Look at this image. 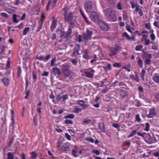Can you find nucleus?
<instances>
[{
	"label": "nucleus",
	"mask_w": 159,
	"mask_h": 159,
	"mask_svg": "<svg viewBox=\"0 0 159 159\" xmlns=\"http://www.w3.org/2000/svg\"><path fill=\"white\" fill-rule=\"evenodd\" d=\"M103 12L105 16L110 21L115 22L117 20L115 12L111 8H107L104 10Z\"/></svg>",
	"instance_id": "1"
},
{
	"label": "nucleus",
	"mask_w": 159,
	"mask_h": 159,
	"mask_svg": "<svg viewBox=\"0 0 159 159\" xmlns=\"http://www.w3.org/2000/svg\"><path fill=\"white\" fill-rule=\"evenodd\" d=\"M62 71L64 75L66 77H69V80H66L65 81L67 82H69L72 80V77L70 76L71 72L69 70L68 67L65 64L63 65Z\"/></svg>",
	"instance_id": "2"
},
{
	"label": "nucleus",
	"mask_w": 159,
	"mask_h": 159,
	"mask_svg": "<svg viewBox=\"0 0 159 159\" xmlns=\"http://www.w3.org/2000/svg\"><path fill=\"white\" fill-rule=\"evenodd\" d=\"M120 46L116 45L114 47H111L109 48L110 52L109 55L110 56H112L116 55L117 53V52L120 51Z\"/></svg>",
	"instance_id": "3"
},
{
	"label": "nucleus",
	"mask_w": 159,
	"mask_h": 159,
	"mask_svg": "<svg viewBox=\"0 0 159 159\" xmlns=\"http://www.w3.org/2000/svg\"><path fill=\"white\" fill-rule=\"evenodd\" d=\"M95 7V4L91 2L88 1L86 2L84 4L85 10L87 12H90Z\"/></svg>",
	"instance_id": "4"
},
{
	"label": "nucleus",
	"mask_w": 159,
	"mask_h": 159,
	"mask_svg": "<svg viewBox=\"0 0 159 159\" xmlns=\"http://www.w3.org/2000/svg\"><path fill=\"white\" fill-rule=\"evenodd\" d=\"M99 25L102 30L107 31L109 30L108 25L105 21H100L99 23Z\"/></svg>",
	"instance_id": "5"
},
{
	"label": "nucleus",
	"mask_w": 159,
	"mask_h": 159,
	"mask_svg": "<svg viewBox=\"0 0 159 159\" xmlns=\"http://www.w3.org/2000/svg\"><path fill=\"white\" fill-rule=\"evenodd\" d=\"M91 20L94 22H96L98 20V14L95 12H92L90 16Z\"/></svg>",
	"instance_id": "6"
},
{
	"label": "nucleus",
	"mask_w": 159,
	"mask_h": 159,
	"mask_svg": "<svg viewBox=\"0 0 159 159\" xmlns=\"http://www.w3.org/2000/svg\"><path fill=\"white\" fill-rule=\"evenodd\" d=\"M80 47L79 45H77L74 48V50L71 55L72 56H75L81 54L80 53L79 51L80 50Z\"/></svg>",
	"instance_id": "7"
},
{
	"label": "nucleus",
	"mask_w": 159,
	"mask_h": 159,
	"mask_svg": "<svg viewBox=\"0 0 159 159\" xmlns=\"http://www.w3.org/2000/svg\"><path fill=\"white\" fill-rule=\"evenodd\" d=\"M64 18L66 21L69 23L70 25L72 20L73 18V16L72 13L71 12L68 15L64 17Z\"/></svg>",
	"instance_id": "8"
},
{
	"label": "nucleus",
	"mask_w": 159,
	"mask_h": 159,
	"mask_svg": "<svg viewBox=\"0 0 159 159\" xmlns=\"http://www.w3.org/2000/svg\"><path fill=\"white\" fill-rule=\"evenodd\" d=\"M78 103L82 106L83 109H85L89 106V105L85 103V102L83 100H79L77 101Z\"/></svg>",
	"instance_id": "9"
},
{
	"label": "nucleus",
	"mask_w": 159,
	"mask_h": 159,
	"mask_svg": "<svg viewBox=\"0 0 159 159\" xmlns=\"http://www.w3.org/2000/svg\"><path fill=\"white\" fill-rule=\"evenodd\" d=\"M156 114L155 111V109L153 107H152L150 109L149 111V114L147 116V117L148 118H151L153 117Z\"/></svg>",
	"instance_id": "10"
},
{
	"label": "nucleus",
	"mask_w": 159,
	"mask_h": 159,
	"mask_svg": "<svg viewBox=\"0 0 159 159\" xmlns=\"http://www.w3.org/2000/svg\"><path fill=\"white\" fill-rule=\"evenodd\" d=\"M122 36L123 38H125L129 41H134L135 40L134 37H130L126 32H125L122 34Z\"/></svg>",
	"instance_id": "11"
},
{
	"label": "nucleus",
	"mask_w": 159,
	"mask_h": 159,
	"mask_svg": "<svg viewBox=\"0 0 159 159\" xmlns=\"http://www.w3.org/2000/svg\"><path fill=\"white\" fill-rule=\"evenodd\" d=\"M82 55L83 57L85 59H89L91 58L89 54V51L87 49H85L82 52Z\"/></svg>",
	"instance_id": "12"
},
{
	"label": "nucleus",
	"mask_w": 159,
	"mask_h": 159,
	"mask_svg": "<svg viewBox=\"0 0 159 159\" xmlns=\"http://www.w3.org/2000/svg\"><path fill=\"white\" fill-rule=\"evenodd\" d=\"M52 72L55 75H60L61 74L60 69L57 67H53L52 69Z\"/></svg>",
	"instance_id": "13"
},
{
	"label": "nucleus",
	"mask_w": 159,
	"mask_h": 159,
	"mask_svg": "<svg viewBox=\"0 0 159 159\" xmlns=\"http://www.w3.org/2000/svg\"><path fill=\"white\" fill-rule=\"evenodd\" d=\"M74 27V23L71 22L70 25L69 26L68 30L67 31L66 35L65 36L66 38H67L70 35L71 33L72 29Z\"/></svg>",
	"instance_id": "14"
},
{
	"label": "nucleus",
	"mask_w": 159,
	"mask_h": 159,
	"mask_svg": "<svg viewBox=\"0 0 159 159\" xmlns=\"http://www.w3.org/2000/svg\"><path fill=\"white\" fill-rule=\"evenodd\" d=\"M57 20L55 19H53L50 27L51 30L52 31H53L56 28L57 25Z\"/></svg>",
	"instance_id": "15"
},
{
	"label": "nucleus",
	"mask_w": 159,
	"mask_h": 159,
	"mask_svg": "<svg viewBox=\"0 0 159 159\" xmlns=\"http://www.w3.org/2000/svg\"><path fill=\"white\" fill-rule=\"evenodd\" d=\"M81 152L80 151H78L77 149L76 148L75 149L73 150L72 151V153L73 155L75 157H77L78 156Z\"/></svg>",
	"instance_id": "16"
},
{
	"label": "nucleus",
	"mask_w": 159,
	"mask_h": 159,
	"mask_svg": "<svg viewBox=\"0 0 159 159\" xmlns=\"http://www.w3.org/2000/svg\"><path fill=\"white\" fill-rule=\"evenodd\" d=\"M138 60V65L139 67L142 68L143 67V61L139 57L137 58Z\"/></svg>",
	"instance_id": "17"
},
{
	"label": "nucleus",
	"mask_w": 159,
	"mask_h": 159,
	"mask_svg": "<svg viewBox=\"0 0 159 159\" xmlns=\"http://www.w3.org/2000/svg\"><path fill=\"white\" fill-rule=\"evenodd\" d=\"M148 31L146 30H144L142 31V34H143V38L142 39V41H143V39H147L148 38Z\"/></svg>",
	"instance_id": "18"
},
{
	"label": "nucleus",
	"mask_w": 159,
	"mask_h": 159,
	"mask_svg": "<svg viewBox=\"0 0 159 159\" xmlns=\"http://www.w3.org/2000/svg\"><path fill=\"white\" fill-rule=\"evenodd\" d=\"M130 78L133 80H134L135 81L137 82H139V77L138 75H136L135 77L133 75H130Z\"/></svg>",
	"instance_id": "19"
},
{
	"label": "nucleus",
	"mask_w": 159,
	"mask_h": 159,
	"mask_svg": "<svg viewBox=\"0 0 159 159\" xmlns=\"http://www.w3.org/2000/svg\"><path fill=\"white\" fill-rule=\"evenodd\" d=\"M153 80L156 83L159 84V75L157 74H155L153 77Z\"/></svg>",
	"instance_id": "20"
},
{
	"label": "nucleus",
	"mask_w": 159,
	"mask_h": 159,
	"mask_svg": "<svg viewBox=\"0 0 159 159\" xmlns=\"http://www.w3.org/2000/svg\"><path fill=\"white\" fill-rule=\"evenodd\" d=\"M80 11L81 12V13L82 15V16L83 17L85 21L86 22V23L89 25L90 24L91 22L88 20L87 18L85 16L83 12L80 9Z\"/></svg>",
	"instance_id": "21"
},
{
	"label": "nucleus",
	"mask_w": 159,
	"mask_h": 159,
	"mask_svg": "<svg viewBox=\"0 0 159 159\" xmlns=\"http://www.w3.org/2000/svg\"><path fill=\"white\" fill-rule=\"evenodd\" d=\"M84 73L86 75V76L89 78H92L94 75L93 73H91L89 71H85Z\"/></svg>",
	"instance_id": "22"
},
{
	"label": "nucleus",
	"mask_w": 159,
	"mask_h": 159,
	"mask_svg": "<svg viewBox=\"0 0 159 159\" xmlns=\"http://www.w3.org/2000/svg\"><path fill=\"white\" fill-rule=\"evenodd\" d=\"M69 8L68 7H65L62 10L63 15L64 17L67 16L68 11Z\"/></svg>",
	"instance_id": "23"
},
{
	"label": "nucleus",
	"mask_w": 159,
	"mask_h": 159,
	"mask_svg": "<svg viewBox=\"0 0 159 159\" xmlns=\"http://www.w3.org/2000/svg\"><path fill=\"white\" fill-rule=\"evenodd\" d=\"M31 157L29 159H36L37 158V154L34 152H33L30 153Z\"/></svg>",
	"instance_id": "24"
},
{
	"label": "nucleus",
	"mask_w": 159,
	"mask_h": 159,
	"mask_svg": "<svg viewBox=\"0 0 159 159\" xmlns=\"http://www.w3.org/2000/svg\"><path fill=\"white\" fill-rule=\"evenodd\" d=\"M19 17V16H17L16 14H13V22L15 23L18 22V18Z\"/></svg>",
	"instance_id": "25"
},
{
	"label": "nucleus",
	"mask_w": 159,
	"mask_h": 159,
	"mask_svg": "<svg viewBox=\"0 0 159 159\" xmlns=\"http://www.w3.org/2000/svg\"><path fill=\"white\" fill-rule=\"evenodd\" d=\"M2 81L5 86H7L9 84V80L7 79L4 78L2 79Z\"/></svg>",
	"instance_id": "26"
},
{
	"label": "nucleus",
	"mask_w": 159,
	"mask_h": 159,
	"mask_svg": "<svg viewBox=\"0 0 159 159\" xmlns=\"http://www.w3.org/2000/svg\"><path fill=\"white\" fill-rule=\"evenodd\" d=\"M91 36L89 35L86 33H84V39L85 41H87L89 39H90L91 38Z\"/></svg>",
	"instance_id": "27"
},
{
	"label": "nucleus",
	"mask_w": 159,
	"mask_h": 159,
	"mask_svg": "<svg viewBox=\"0 0 159 159\" xmlns=\"http://www.w3.org/2000/svg\"><path fill=\"white\" fill-rule=\"evenodd\" d=\"M99 129L102 132H105V128L103 123H100L99 125Z\"/></svg>",
	"instance_id": "28"
},
{
	"label": "nucleus",
	"mask_w": 159,
	"mask_h": 159,
	"mask_svg": "<svg viewBox=\"0 0 159 159\" xmlns=\"http://www.w3.org/2000/svg\"><path fill=\"white\" fill-rule=\"evenodd\" d=\"M30 30V27H28L24 28L23 31V34L24 35H25L27 34L28 32Z\"/></svg>",
	"instance_id": "29"
},
{
	"label": "nucleus",
	"mask_w": 159,
	"mask_h": 159,
	"mask_svg": "<svg viewBox=\"0 0 159 159\" xmlns=\"http://www.w3.org/2000/svg\"><path fill=\"white\" fill-rule=\"evenodd\" d=\"M126 29L129 32L131 33H133V32L132 31V30H134V28L131 27L129 25H127L126 26Z\"/></svg>",
	"instance_id": "30"
},
{
	"label": "nucleus",
	"mask_w": 159,
	"mask_h": 159,
	"mask_svg": "<svg viewBox=\"0 0 159 159\" xmlns=\"http://www.w3.org/2000/svg\"><path fill=\"white\" fill-rule=\"evenodd\" d=\"M145 73V71L143 69L141 71L140 74L141 77L142 79L144 81L145 80L144 76Z\"/></svg>",
	"instance_id": "31"
},
{
	"label": "nucleus",
	"mask_w": 159,
	"mask_h": 159,
	"mask_svg": "<svg viewBox=\"0 0 159 159\" xmlns=\"http://www.w3.org/2000/svg\"><path fill=\"white\" fill-rule=\"evenodd\" d=\"M143 46L142 45H139L136 46L135 48V49L137 51H140L142 50Z\"/></svg>",
	"instance_id": "32"
},
{
	"label": "nucleus",
	"mask_w": 159,
	"mask_h": 159,
	"mask_svg": "<svg viewBox=\"0 0 159 159\" xmlns=\"http://www.w3.org/2000/svg\"><path fill=\"white\" fill-rule=\"evenodd\" d=\"M56 61V59L55 57L53 58L52 59V60L51 61V66H57V65L55 64V63Z\"/></svg>",
	"instance_id": "33"
},
{
	"label": "nucleus",
	"mask_w": 159,
	"mask_h": 159,
	"mask_svg": "<svg viewBox=\"0 0 159 159\" xmlns=\"http://www.w3.org/2000/svg\"><path fill=\"white\" fill-rule=\"evenodd\" d=\"M14 158L13 155L11 152H8L7 154V159H14Z\"/></svg>",
	"instance_id": "34"
},
{
	"label": "nucleus",
	"mask_w": 159,
	"mask_h": 159,
	"mask_svg": "<svg viewBox=\"0 0 159 159\" xmlns=\"http://www.w3.org/2000/svg\"><path fill=\"white\" fill-rule=\"evenodd\" d=\"M74 118V115L73 114H70L66 116H65V119L70 118L73 119Z\"/></svg>",
	"instance_id": "35"
},
{
	"label": "nucleus",
	"mask_w": 159,
	"mask_h": 159,
	"mask_svg": "<svg viewBox=\"0 0 159 159\" xmlns=\"http://www.w3.org/2000/svg\"><path fill=\"white\" fill-rule=\"evenodd\" d=\"M121 64L120 62H116L113 64V66L115 67H121Z\"/></svg>",
	"instance_id": "36"
},
{
	"label": "nucleus",
	"mask_w": 159,
	"mask_h": 159,
	"mask_svg": "<svg viewBox=\"0 0 159 159\" xmlns=\"http://www.w3.org/2000/svg\"><path fill=\"white\" fill-rule=\"evenodd\" d=\"M85 140L92 143H93L94 142V140L91 137L86 138L85 139Z\"/></svg>",
	"instance_id": "37"
},
{
	"label": "nucleus",
	"mask_w": 159,
	"mask_h": 159,
	"mask_svg": "<svg viewBox=\"0 0 159 159\" xmlns=\"http://www.w3.org/2000/svg\"><path fill=\"white\" fill-rule=\"evenodd\" d=\"M117 8L120 10H121L122 9V5L120 3V2H118L116 6Z\"/></svg>",
	"instance_id": "38"
},
{
	"label": "nucleus",
	"mask_w": 159,
	"mask_h": 159,
	"mask_svg": "<svg viewBox=\"0 0 159 159\" xmlns=\"http://www.w3.org/2000/svg\"><path fill=\"white\" fill-rule=\"evenodd\" d=\"M92 152L95 154L97 155H99L100 154V152L98 150L94 149L92 151Z\"/></svg>",
	"instance_id": "39"
},
{
	"label": "nucleus",
	"mask_w": 159,
	"mask_h": 159,
	"mask_svg": "<svg viewBox=\"0 0 159 159\" xmlns=\"http://www.w3.org/2000/svg\"><path fill=\"white\" fill-rule=\"evenodd\" d=\"M45 18V17L44 16V14L43 13L41 14V20L39 21V23H41L42 21H43V20Z\"/></svg>",
	"instance_id": "40"
},
{
	"label": "nucleus",
	"mask_w": 159,
	"mask_h": 159,
	"mask_svg": "<svg viewBox=\"0 0 159 159\" xmlns=\"http://www.w3.org/2000/svg\"><path fill=\"white\" fill-rule=\"evenodd\" d=\"M123 20H124L125 21H128V18L127 16V14L125 13H124L123 15Z\"/></svg>",
	"instance_id": "41"
},
{
	"label": "nucleus",
	"mask_w": 159,
	"mask_h": 159,
	"mask_svg": "<svg viewBox=\"0 0 159 159\" xmlns=\"http://www.w3.org/2000/svg\"><path fill=\"white\" fill-rule=\"evenodd\" d=\"M34 124L35 126L38 125V118L37 116H35L34 118Z\"/></svg>",
	"instance_id": "42"
},
{
	"label": "nucleus",
	"mask_w": 159,
	"mask_h": 159,
	"mask_svg": "<svg viewBox=\"0 0 159 159\" xmlns=\"http://www.w3.org/2000/svg\"><path fill=\"white\" fill-rule=\"evenodd\" d=\"M130 3L131 4V7L132 9L136 7V3H134L133 1H131L130 2Z\"/></svg>",
	"instance_id": "43"
},
{
	"label": "nucleus",
	"mask_w": 159,
	"mask_h": 159,
	"mask_svg": "<svg viewBox=\"0 0 159 159\" xmlns=\"http://www.w3.org/2000/svg\"><path fill=\"white\" fill-rule=\"evenodd\" d=\"M150 128L149 124L148 123H147L146 124V126L144 130L146 131H148L149 130Z\"/></svg>",
	"instance_id": "44"
},
{
	"label": "nucleus",
	"mask_w": 159,
	"mask_h": 159,
	"mask_svg": "<svg viewBox=\"0 0 159 159\" xmlns=\"http://www.w3.org/2000/svg\"><path fill=\"white\" fill-rule=\"evenodd\" d=\"M81 111L82 109L79 108H76L74 109V112L76 113H78Z\"/></svg>",
	"instance_id": "45"
},
{
	"label": "nucleus",
	"mask_w": 159,
	"mask_h": 159,
	"mask_svg": "<svg viewBox=\"0 0 159 159\" xmlns=\"http://www.w3.org/2000/svg\"><path fill=\"white\" fill-rule=\"evenodd\" d=\"M137 133V131L136 130H134L133 131L131 132L130 134L129 135V138H130V137H133L134 135Z\"/></svg>",
	"instance_id": "46"
},
{
	"label": "nucleus",
	"mask_w": 159,
	"mask_h": 159,
	"mask_svg": "<svg viewBox=\"0 0 159 159\" xmlns=\"http://www.w3.org/2000/svg\"><path fill=\"white\" fill-rule=\"evenodd\" d=\"M145 28L148 30H150L151 29V26L149 23H147L145 25Z\"/></svg>",
	"instance_id": "47"
},
{
	"label": "nucleus",
	"mask_w": 159,
	"mask_h": 159,
	"mask_svg": "<svg viewBox=\"0 0 159 159\" xmlns=\"http://www.w3.org/2000/svg\"><path fill=\"white\" fill-rule=\"evenodd\" d=\"M151 60L149 59H146L145 61L144 62L145 65H148L150 63Z\"/></svg>",
	"instance_id": "48"
},
{
	"label": "nucleus",
	"mask_w": 159,
	"mask_h": 159,
	"mask_svg": "<svg viewBox=\"0 0 159 159\" xmlns=\"http://www.w3.org/2000/svg\"><path fill=\"white\" fill-rule=\"evenodd\" d=\"M150 37L151 40L152 41H154L156 39L155 35L153 33L151 34H150Z\"/></svg>",
	"instance_id": "49"
},
{
	"label": "nucleus",
	"mask_w": 159,
	"mask_h": 159,
	"mask_svg": "<svg viewBox=\"0 0 159 159\" xmlns=\"http://www.w3.org/2000/svg\"><path fill=\"white\" fill-rule=\"evenodd\" d=\"M158 48V46L157 44L153 43L152 46V49L154 50H157Z\"/></svg>",
	"instance_id": "50"
},
{
	"label": "nucleus",
	"mask_w": 159,
	"mask_h": 159,
	"mask_svg": "<svg viewBox=\"0 0 159 159\" xmlns=\"http://www.w3.org/2000/svg\"><path fill=\"white\" fill-rule=\"evenodd\" d=\"M144 40L145 41V44L146 45H148L150 44V41L149 39H145Z\"/></svg>",
	"instance_id": "51"
},
{
	"label": "nucleus",
	"mask_w": 159,
	"mask_h": 159,
	"mask_svg": "<svg viewBox=\"0 0 159 159\" xmlns=\"http://www.w3.org/2000/svg\"><path fill=\"white\" fill-rule=\"evenodd\" d=\"M136 120L138 122H140L141 120L140 116L139 114H137L136 116Z\"/></svg>",
	"instance_id": "52"
},
{
	"label": "nucleus",
	"mask_w": 159,
	"mask_h": 159,
	"mask_svg": "<svg viewBox=\"0 0 159 159\" xmlns=\"http://www.w3.org/2000/svg\"><path fill=\"white\" fill-rule=\"evenodd\" d=\"M112 125L115 128L117 129L118 130H119V129H120V126L118 124H114Z\"/></svg>",
	"instance_id": "53"
},
{
	"label": "nucleus",
	"mask_w": 159,
	"mask_h": 159,
	"mask_svg": "<svg viewBox=\"0 0 159 159\" xmlns=\"http://www.w3.org/2000/svg\"><path fill=\"white\" fill-rule=\"evenodd\" d=\"M136 7L135 10L136 11H139L141 9L140 8V6L137 3H136Z\"/></svg>",
	"instance_id": "54"
},
{
	"label": "nucleus",
	"mask_w": 159,
	"mask_h": 159,
	"mask_svg": "<svg viewBox=\"0 0 159 159\" xmlns=\"http://www.w3.org/2000/svg\"><path fill=\"white\" fill-rule=\"evenodd\" d=\"M40 25L38 27V29L37 30V31H39L40 29H41L42 28V26L43 25V21H42L41 23H39Z\"/></svg>",
	"instance_id": "55"
},
{
	"label": "nucleus",
	"mask_w": 159,
	"mask_h": 159,
	"mask_svg": "<svg viewBox=\"0 0 159 159\" xmlns=\"http://www.w3.org/2000/svg\"><path fill=\"white\" fill-rule=\"evenodd\" d=\"M87 34L91 36L92 35L93 32L90 30L87 29L86 31Z\"/></svg>",
	"instance_id": "56"
},
{
	"label": "nucleus",
	"mask_w": 159,
	"mask_h": 159,
	"mask_svg": "<svg viewBox=\"0 0 159 159\" xmlns=\"http://www.w3.org/2000/svg\"><path fill=\"white\" fill-rule=\"evenodd\" d=\"M159 22L158 21H155L153 23V25L157 28H159V24H158Z\"/></svg>",
	"instance_id": "57"
},
{
	"label": "nucleus",
	"mask_w": 159,
	"mask_h": 159,
	"mask_svg": "<svg viewBox=\"0 0 159 159\" xmlns=\"http://www.w3.org/2000/svg\"><path fill=\"white\" fill-rule=\"evenodd\" d=\"M62 98V96L60 94L58 95L57 98V100L59 101Z\"/></svg>",
	"instance_id": "58"
},
{
	"label": "nucleus",
	"mask_w": 159,
	"mask_h": 159,
	"mask_svg": "<svg viewBox=\"0 0 159 159\" xmlns=\"http://www.w3.org/2000/svg\"><path fill=\"white\" fill-rule=\"evenodd\" d=\"M51 56L50 55H48L46 58L44 60V62H46L50 58Z\"/></svg>",
	"instance_id": "59"
},
{
	"label": "nucleus",
	"mask_w": 159,
	"mask_h": 159,
	"mask_svg": "<svg viewBox=\"0 0 159 159\" xmlns=\"http://www.w3.org/2000/svg\"><path fill=\"white\" fill-rule=\"evenodd\" d=\"M65 123L66 124H72L73 121L69 120H66L65 121Z\"/></svg>",
	"instance_id": "60"
},
{
	"label": "nucleus",
	"mask_w": 159,
	"mask_h": 159,
	"mask_svg": "<svg viewBox=\"0 0 159 159\" xmlns=\"http://www.w3.org/2000/svg\"><path fill=\"white\" fill-rule=\"evenodd\" d=\"M91 121L90 120L87 119L84 120L83 121V123L84 124H88L89 122Z\"/></svg>",
	"instance_id": "61"
},
{
	"label": "nucleus",
	"mask_w": 159,
	"mask_h": 159,
	"mask_svg": "<svg viewBox=\"0 0 159 159\" xmlns=\"http://www.w3.org/2000/svg\"><path fill=\"white\" fill-rule=\"evenodd\" d=\"M65 135L67 139L68 140H70L71 138L70 135L68 133H66Z\"/></svg>",
	"instance_id": "62"
},
{
	"label": "nucleus",
	"mask_w": 159,
	"mask_h": 159,
	"mask_svg": "<svg viewBox=\"0 0 159 159\" xmlns=\"http://www.w3.org/2000/svg\"><path fill=\"white\" fill-rule=\"evenodd\" d=\"M146 59H150L152 57V54L151 53L146 54L145 55Z\"/></svg>",
	"instance_id": "63"
},
{
	"label": "nucleus",
	"mask_w": 159,
	"mask_h": 159,
	"mask_svg": "<svg viewBox=\"0 0 159 159\" xmlns=\"http://www.w3.org/2000/svg\"><path fill=\"white\" fill-rule=\"evenodd\" d=\"M71 61L74 65H76L77 64V60L75 59H74L71 60Z\"/></svg>",
	"instance_id": "64"
}]
</instances>
